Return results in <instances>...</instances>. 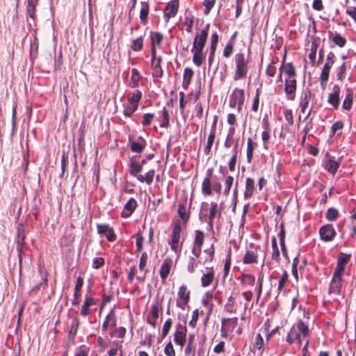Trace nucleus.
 Instances as JSON below:
<instances>
[{
	"label": "nucleus",
	"mask_w": 356,
	"mask_h": 356,
	"mask_svg": "<svg viewBox=\"0 0 356 356\" xmlns=\"http://www.w3.org/2000/svg\"><path fill=\"white\" fill-rule=\"evenodd\" d=\"M280 71L284 72L285 74L288 75L287 79H294L296 76L295 70L291 63H286V65L282 66L280 69Z\"/></svg>",
	"instance_id": "nucleus-30"
},
{
	"label": "nucleus",
	"mask_w": 356,
	"mask_h": 356,
	"mask_svg": "<svg viewBox=\"0 0 356 356\" xmlns=\"http://www.w3.org/2000/svg\"><path fill=\"white\" fill-rule=\"evenodd\" d=\"M233 53V45L232 43H228L224 50H223V56L226 58L229 57Z\"/></svg>",
	"instance_id": "nucleus-62"
},
{
	"label": "nucleus",
	"mask_w": 356,
	"mask_h": 356,
	"mask_svg": "<svg viewBox=\"0 0 356 356\" xmlns=\"http://www.w3.org/2000/svg\"><path fill=\"white\" fill-rule=\"evenodd\" d=\"M204 234L202 231L197 230L194 238L193 247L192 249L193 254L198 257L202 252V245L204 243Z\"/></svg>",
	"instance_id": "nucleus-9"
},
{
	"label": "nucleus",
	"mask_w": 356,
	"mask_h": 356,
	"mask_svg": "<svg viewBox=\"0 0 356 356\" xmlns=\"http://www.w3.org/2000/svg\"><path fill=\"white\" fill-rule=\"evenodd\" d=\"M95 303L93 298L87 297L82 305L81 314L83 316H87L89 314V307Z\"/></svg>",
	"instance_id": "nucleus-29"
},
{
	"label": "nucleus",
	"mask_w": 356,
	"mask_h": 356,
	"mask_svg": "<svg viewBox=\"0 0 356 356\" xmlns=\"http://www.w3.org/2000/svg\"><path fill=\"white\" fill-rule=\"evenodd\" d=\"M164 353L167 356H175V351L171 342L166 344L164 348Z\"/></svg>",
	"instance_id": "nucleus-55"
},
{
	"label": "nucleus",
	"mask_w": 356,
	"mask_h": 356,
	"mask_svg": "<svg viewBox=\"0 0 356 356\" xmlns=\"http://www.w3.org/2000/svg\"><path fill=\"white\" fill-rule=\"evenodd\" d=\"M143 121H142V124L143 126L146 127V126H149L152 120H153V118H154V114L152 113H145L143 115Z\"/></svg>",
	"instance_id": "nucleus-52"
},
{
	"label": "nucleus",
	"mask_w": 356,
	"mask_h": 356,
	"mask_svg": "<svg viewBox=\"0 0 356 356\" xmlns=\"http://www.w3.org/2000/svg\"><path fill=\"white\" fill-rule=\"evenodd\" d=\"M154 170H149L145 175H137V179L140 182H145L147 184H151L153 181L154 177Z\"/></svg>",
	"instance_id": "nucleus-23"
},
{
	"label": "nucleus",
	"mask_w": 356,
	"mask_h": 356,
	"mask_svg": "<svg viewBox=\"0 0 356 356\" xmlns=\"http://www.w3.org/2000/svg\"><path fill=\"white\" fill-rule=\"evenodd\" d=\"M343 127V123L341 121H337L334 122L331 128V134L334 135L336 131L341 129Z\"/></svg>",
	"instance_id": "nucleus-60"
},
{
	"label": "nucleus",
	"mask_w": 356,
	"mask_h": 356,
	"mask_svg": "<svg viewBox=\"0 0 356 356\" xmlns=\"http://www.w3.org/2000/svg\"><path fill=\"white\" fill-rule=\"evenodd\" d=\"M257 144L251 138L248 139L247 143V159L248 163L251 162L253 156V151Z\"/></svg>",
	"instance_id": "nucleus-34"
},
{
	"label": "nucleus",
	"mask_w": 356,
	"mask_h": 356,
	"mask_svg": "<svg viewBox=\"0 0 356 356\" xmlns=\"http://www.w3.org/2000/svg\"><path fill=\"white\" fill-rule=\"evenodd\" d=\"M89 348L81 346L76 348L74 356H88Z\"/></svg>",
	"instance_id": "nucleus-49"
},
{
	"label": "nucleus",
	"mask_w": 356,
	"mask_h": 356,
	"mask_svg": "<svg viewBox=\"0 0 356 356\" xmlns=\"http://www.w3.org/2000/svg\"><path fill=\"white\" fill-rule=\"evenodd\" d=\"M114 326H115V315L113 312L111 311L106 317L102 325V328L104 330H106L108 327Z\"/></svg>",
	"instance_id": "nucleus-27"
},
{
	"label": "nucleus",
	"mask_w": 356,
	"mask_h": 356,
	"mask_svg": "<svg viewBox=\"0 0 356 356\" xmlns=\"http://www.w3.org/2000/svg\"><path fill=\"white\" fill-rule=\"evenodd\" d=\"M254 190V181L252 178H247L245 181V198H250Z\"/></svg>",
	"instance_id": "nucleus-24"
},
{
	"label": "nucleus",
	"mask_w": 356,
	"mask_h": 356,
	"mask_svg": "<svg viewBox=\"0 0 356 356\" xmlns=\"http://www.w3.org/2000/svg\"><path fill=\"white\" fill-rule=\"evenodd\" d=\"M140 79V76L139 72L136 69H132L131 70V86L132 88H136L138 86L139 81Z\"/></svg>",
	"instance_id": "nucleus-38"
},
{
	"label": "nucleus",
	"mask_w": 356,
	"mask_h": 356,
	"mask_svg": "<svg viewBox=\"0 0 356 356\" xmlns=\"http://www.w3.org/2000/svg\"><path fill=\"white\" fill-rule=\"evenodd\" d=\"M209 28V24H207L204 29L196 34L193 42L192 49H203L207 40Z\"/></svg>",
	"instance_id": "nucleus-5"
},
{
	"label": "nucleus",
	"mask_w": 356,
	"mask_h": 356,
	"mask_svg": "<svg viewBox=\"0 0 356 356\" xmlns=\"http://www.w3.org/2000/svg\"><path fill=\"white\" fill-rule=\"evenodd\" d=\"M136 202L134 198H130L124 207L122 212V216L124 218L129 217L136 207Z\"/></svg>",
	"instance_id": "nucleus-14"
},
{
	"label": "nucleus",
	"mask_w": 356,
	"mask_h": 356,
	"mask_svg": "<svg viewBox=\"0 0 356 356\" xmlns=\"http://www.w3.org/2000/svg\"><path fill=\"white\" fill-rule=\"evenodd\" d=\"M140 19L143 24H146L147 22V17L149 14V4L147 2L142 1L140 3Z\"/></svg>",
	"instance_id": "nucleus-20"
},
{
	"label": "nucleus",
	"mask_w": 356,
	"mask_h": 356,
	"mask_svg": "<svg viewBox=\"0 0 356 356\" xmlns=\"http://www.w3.org/2000/svg\"><path fill=\"white\" fill-rule=\"evenodd\" d=\"M332 41L336 45L340 47H343L346 42V39L337 33L332 36Z\"/></svg>",
	"instance_id": "nucleus-44"
},
{
	"label": "nucleus",
	"mask_w": 356,
	"mask_h": 356,
	"mask_svg": "<svg viewBox=\"0 0 356 356\" xmlns=\"http://www.w3.org/2000/svg\"><path fill=\"white\" fill-rule=\"evenodd\" d=\"M172 264V260L170 258H166L161 266L160 276L163 282H165L168 277Z\"/></svg>",
	"instance_id": "nucleus-13"
},
{
	"label": "nucleus",
	"mask_w": 356,
	"mask_h": 356,
	"mask_svg": "<svg viewBox=\"0 0 356 356\" xmlns=\"http://www.w3.org/2000/svg\"><path fill=\"white\" fill-rule=\"evenodd\" d=\"M193 55V62L197 66H200L205 59V54L203 53V49H191Z\"/></svg>",
	"instance_id": "nucleus-18"
},
{
	"label": "nucleus",
	"mask_w": 356,
	"mask_h": 356,
	"mask_svg": "<svg viewBox=\"0 0 356 356\" xmlns=\"http://www.w3.org/2000/svg\"><path fill=\"white\" fill-rule=\"evenodd\" d=\"M218 42V35L217 33L215 32L211 35V37L210 48L212 49V51H216Z\"/></svg>",
	"instance_id": "nucleus-57"
},
{
	"label": "nucleus",
	"mask_w": 356,
	"mask_h": 356,
	"mask_svg": "<svg viewBox=\"0 0 356 356\" xmlns=\"http://www.w3.org/2000/svg\"><path fill=\"white\" fill-rule=\"evenodd\" d=\"M234 181V178L232 176H227L225 179V186L224 190V193L225 195H228L230 191V188L232 186Z\"/></svg>",
	"instance_id": "nucleus-51"
},
{
	"label": "nucleus",
	"mask_w": 356,
	"mask_h": 356,
	"mask_svg": "<svg viewBox=\"0 0 356 356\" xmlns=\"http://www.w3.org/2000/svg\"><path fill=\"white\" fill-rule=\"evenodd\" d=\"M202 191L206 195H209L211 194V179L209 178V177H207L203 179V181L202 184Z\"/></svg>",
	"instance_id": "nucleus-35"
},
{
	"label": "nucleus",
	"mask_w": 356,
	"mask_h": 356,
	"mask_svg": "<svg viewBox=\"0 0 356 356\" xmlns=\"http://www.w3.org/2000/svg\"><path fill=\"white\" fill-rule=\"evenodd\" d=\"M346 13L350 17L353 18V19L356 23V7L354 6H347Z\"/></svg>",
	"instance_id": "nucleus-59"
},
{
	"label": "nucleus",
	"mask_w": 356,
	"mask_h": 356,
	"mask_svg": "<svg viewBox=\"0 0 356 356\" xmlns=\"http://www.w3.org/2000/svg\"><path fill=\"white\" fill-rule=\"evenodd\" d=\"M284 115L286 120L288 122L289 124H293V113L291 109H284Z\"/></svg>",
	"instance_id": "nucleus-58"
},
{
	"label": "nucleus",
	"mask_w": 356,
	"mask_h": 356,
	"mask_svg": "<svg viewBox=\"0 0 356 356\" xmlns=\"http://www.w3.org/2000/svg\"><path fill=\"white\" fill-rule=\"evenodd\" d=\"M79 325V320L78 318H74L72 321L71 324L70 330L69 332V336L70 338L73 339L77 332V330Z\"/></svg>",
	"instance_id": "nucleus-43"
},
{
	"label": "nucleus",
	"mask_w": 356,
	"mask_h": 356,
	"mask_svg": "<svg viewBox=\"0 0 356 356\" xmlns=\"http://www.w3.org/2000/svg\"><path fill=\"white\" fill-rule=\"evenodd\" d=\"M179 6V0H171L168 3L163 11V16L166 22L177 15Z\"/></svg>",
	"instance_id": "nucleus-8"
},
{
	"label": "nucleus",
	"mask_w": 356,
	"mask_h": 356,
	"mask_svg": "<svg viewBox=\"0 0 356 356\" xmlns=\"http://www.w3.org/2000/svg\"><path fill=\"white\" fill-rule=\"evenodd\" d=\"M145 145V141H143L142 143L132 142L131 143L130 148L132 152H136V153H140L144 149Z\"/></svg>",
	"instance_id": "nucleus-41"
},
{
	"label": "nucleus",
	"mask_w": 356,
	"mask_h": 356,
	"mask_svg": "<svg viewBox=\"0 0 356 356\" xmlns=\"http://www.w3.org/2000/svg\"><path fill=\"white\" fill-rule=\"evenodd\" d=\"M197 267V263L193 257L190 259V261L188 264L187 270L189 273H193Z\"/></svg>",
	"instance_id": "nucleus-63"
},
{
	"label": "nucleus",
	"mask_w": 356,
	"mask_h": 356,
	"mask_svg": "<svg viewBox=\"0 0 356 356\" xmlns=\"http://www.w3.org/2000/svg\"><path fill=\"white\" fill-rule=\"evenodd\" d=\"M243 262L246 264L257 263V254L254 251L248 250L244 255Z\"/></svg>",
	"instance_id": "nucleus-26"
},
{
	"label": "nucleus",
	"mask_w": 356,
	"mask_h": 356,
	"mask_svg": "<svg viewBox=\"0 0 356 356\" xmlns=\"http://www.w3.org/2000/svg\"><path fill=\"white\" fill-rule=\"evenodd\" d=\"M161 58L159 57L157 58V60L155 63H152V67H153V72L152 75L154 77H161L163 75V71L161 67Z\"/></svg>",
	"instance_id": "nucleus-28"
},
{
	"label": "nucleus",
	"mask_w": 356,
	"mask_h": 356,
	"mask_svg": "<svg viewBox=\"0 0 356 356\" xmlns=\"http://www.w3.org/2000/svg\"><path fill=\"white\" fill-rule=\"evenodd\" d=\"M338 211L337 209L333 208H330L326 213V217L329 220H334L338 216Z\"/></svg>",
	"instance_id": "nucleus-53"
},
{
	"label": "nucleus",
	"mask_w": 356,
	"mask_h": 356,
	"mask_svg": "<svg viewBox=\"0 0 356 356\" xmlns=\"http://www.w3.org/2000/svg\"><path fill=\"white\" fill-rule=\"evenodd\" d=\"M312 97V92L309 89H305L302 92V97L300 105L308 106Z\"/></svg>",
	"instance_id": "nucleus-39"
},
{
	"label": "nucleus",
	"mask_w": 356,
	"mask_h": 356,
	"mask_svg": "<svg viewBox=\"0 0 356 356\" xmlns=\"http://www.w3.org/2000/svg\"><path fill=\"white\" fill-rule=\"evenodd\" d=\"M309 332L308 326L302 321H299L293 324L291 328L286 337V341L289 343H292L297 341L300 345L305 341V343L303 349L307 350L309 342Z\"/></svg>",
	"instance_id": "nucleus-1"
},
{
	"label": "nucleus",
	"mask_w": 356,
	"mask_h": 356,
	"mask_svg": "<svg viewBox=\"0 0 356 356\" xmlns=\"http://www.w3.org/2000/svg\"><path fill=\"white\" fill-rule=\"evenodd\" d=\"M129 168V173L132 176L138 175V174L140 172L143 170L142 165L134 161H131Z\"/></svg>",
	"instance_id": "nucleus-33"
},
{
	"label": "nucleus",
	"mask_w": 356,
	"mask_h": 356,
	"mask_svg": "<svg viewBox=\"0 0 356 356\" xmlns=\"http://www.w3.org/2000/svg\"><path fill=\"white\" fill-rule=\"evenodd\" d=\"M174 341L181 346L186 342V330L182 327H178L175 331Z\"/></svg>",
	"instance_id": "nucleus-21"
},
{
	"label": "nucleus",
	"mask_w": 356,
	"mask_h": 356,
	"mask_svg": "<svg viewBox=\"0 0 356 356\" xmlns=\"http://www.w3.org/2000/svg\"><path fill=\"white\" fill-rule=\"evenodd\" d=\"M245 99L244 91L243 89L235 88L230 98V106L232 107H237L238 110L241 109Z\"/></svg>",
	"instance_id": "nucleus-6"
},
{
	"label": "nucleus",
	"mask_w": 356,
	"mask_h": 356,
	"mask_svg": "<svg viewBox=\"0 0 356 356\" xmlns=\"http://www.w3.org/2000/svg\"><path fill=\"white\" fill-rule=\"evenodd\" d=\"M234 134V128H229L228 131V134L227 136L225 142V147L227 148H229L232 145V136Z\"/></svg>",
	"instance_id": "nucleus-50"
},
{
	"label": "nucleus",
	"mask_w": 356,
	"mask_h": 356,
	"mask_svg": "<svg viewBox=\"0 0 356 356\" xmlns=\"http://www.w3.org/2000/svg\"><path fill=\"white\" fill-rule=\"evenodd\" d=\"M341 277H339L338 275H333L330 283L329 292L334 293H339L341 286Z\"/></svg>",
	"instance_id": "nucleus-19"
},
{
	"label": "nucleus",
	"mask_w": 356,
	"mask_h": 356,
	"mask_svg": "<svg viewBox=\"0 0 356 356\" xmlns=\"http://www.w3.org/2000/svg\"><path fill=\"white\" fill-rule=\"evenodd\" d=\"M218 213L219 216H220L221 214L220 211H218V204L214 202H211L209 214L208 217V223L211 227L213 226V219L217 216Z\"/></svg>",
	"instance_id": "nucleus-22"
},
{
	"label": "nucleus",
	"mask_w": 356,
	"mask_h": 356,
	"mask_svg": "<svg viewBox=\"0 0 356 356\" xmlns=\"http://www.w3.org/2000/svg\"><path fill=\"white\" fill-rule=\"evenodd\" d=\"M248 60L244 54H238L236 56V72L234 76V80H239L244 78L248 72Z\"/></svg>",
	"instance_id": "nucleus-4"
},
{
	"label": "nucleus",
	"mask_w": 356,
	"mask_h": 356,
	"mask_svg": "<svg viewBox=\"0 0 356 356\" xmlns=\"http://www.w3.org/2000/svg\"><path fill=\"white\" fill-rule=\"evenodd\" d=\"M339 90L340 88L338 86L335 85L333 87V92L329 95L328 102L332 104L334 108H337L339 103Z\"/></svg>",
	"instance_id": "nucleus-17"
},
{
	"label": "nucleus",
	"mask_w": 356,
	"mask_h": 356,
	"mask_svg": "<svg viewBox=\"0 0 356 356\" xmlns=\"http://www.w3.org/2000/svg\"><path fill=\"white\" fill-rule=\"evenodd\" d=\"M284 92L289 100H294L295 91L296 90V79H286L284 82Z\"/></svg>",
	"instance_id": "nucleus-12"
},
{
	"label": "nucleus",
	"mask_w": 356,
	"mask_h": 356,
	"mask_svg": "<svg viewBox=\"0 0 356 356\" xmlns=\"http://www.w3.org/2000/svg\"><path fill=\"white\" fill-rule=\"evenodd\" d=\"M193 74H194V72L191 67H186L184 69V74H183L182 87L185 90H187L189 85L191 84Z\"/></svg>",
	"instance_id": "nucleus-15"
},
{
	"label": "nucleus",
	"mask_w": 356,
	"mask_h": 356,
	"mask_svg": "<svg viewBox=\"0 0 356 356\" xmlns=\"http://www.w3.org/2000/svg\"><path fill=\"white\" fill-rule=\"evenodd\" d=\"M104 263V260L102 257H96L93 259L92 261V267L94 268H100Z\"/></svg>",
	"instance_id": "nucleus-64"
},
{
	"label": "nucleus",
	"mask_w": 356,
	"mask_h": 356,
	"mask_svg": "<svg viewBox=\"0 0 356 356\" xmlns=\"http://www.w3.org/2000/svg\"><path fill=\"white\" fill-rule=\"evenodd\" d=\"M163 40V35L159 32H151V45L152 47H156L160 46Z\"/></svg>",
	"instance_id": "nucleus-31"
},
{
	"label": "nucleus",
	"mask_w": 356,
	"mask_h": 356,
	"mask_svg": "<svg viewBox=\"0 0 356 356\" xmlns=\"http://www.w3.org/2000/svg\"><path fill=\"white\" fill-rule=\"evenodd\" d=\"M263 345H264L263 338H262L261 335L259 333L257 334V336L254 339L253 346L254 348H257L259 350L261 348Z\"/></svg>",
	"instance_id": "nucleus-54"
},
{
	"label": "nucleus",
	"mask_w": 356,
	"mask_h": 356,
	"mask_svg": "<svg viewBox=\"0 0 356 356\" xmlns=\"http://www.w3.org/2000/svg\"><path fill=\"white\" fill-rule=\"evenodd\" d=\"M142 98V92L138 90L127 94V104L124 105V115L130 117L138 108V104Z\"/></svg>",
	"instance_id": "nucleus-2"
},
{
	"label": "nucleus",
	"mask_w": 356,
	"mask_h": 356,
	"mask_svg": "<svg viewBox=\"0 0 356 356\" xmlns=\"http://www.w3.org/2000/svg\"><path fill=\"white\" fill-rule=\"evenodd\" d=\"M332 65L333 64L327 62H325L324 64L320 77L321 84L323 86V88L325 87V84L329 78L330 70Z\"/></svg>",
	"instance_id": "nucleus-16"
},
{
	"label": "nucleus",
	"mask_w": 356,
	"mask_h": 356,
	"mask_svg": "<svg viewBox=\"0 0 356 356\" xmlns=\"http://www.w3.org/2000/svg\"><path fill=\"white\" fill-rule=\"evenodd\" d=\"M181 228L179 223H175L168 243L171 250L176 254L177 259L180 257L181 243H180Z\"/></svg>",
	"instance_id": "nucleus-3"
},
{
	"label": "nucleus",
	"mask_w": 356,
	"mask_h": 356,
	"mask_svg": "<svg viewBox=\"0 0 356 356\" xmlns=\"http://www.w3.org/2000/svg\"><path fill=\"white\" fill-rule=\"evenodd\" d=\"M171 326H172V320L171 319H168L163 326V328H162V334H163V337H165V336H167V334H168L170 328H171Z\"/></svg>",
	"instance_id": "nucleus-56"
},
{
	"label": "nucleus",
	"mask_w": 356,
	"mask_h": 356,
	"mask_svg": "<svg viewBox=\"0 0 356 356\" xmlns=\"http://www.w3.org/2000/svg\"><path fill=\"white\" fill-rule=\"evenodd\" d=\"M339 166V163L334 160L330 159L325 163V168L332 174H334L337 172Z\"/></svg>",
	"instance_id": "nucleus-36"
},
{
	"label": "nucleus",
	"mask_w": 356,
	"mask_h": 356,
	"mask_svg": "<svg viewBox=\"0 0 356 356\" xmlns=\"http://www.w3.org/2000/svg\"><path fill=\"white\" fill-rule=\"evenodd\" d=\"M321 238L324 241H330L335 236L336 232L332 225H326L319 229Z\"/></svg>",
	"instance_id": "nucleus-11"
},
{
	"label": "nucleus",
	"mask_w": 356,
	"mask_h": 356,
	"mask_svg": "<svg viewBox=\"0 0 356 356\" xmlns=\"http://www.w3.org/2000/svg\"><path fill=\"white\" fill-rule=\"evenodd\" d=\"M97 233L102 236H105L109 241H114L116 239V235L108 224L97 225Z\"/></svg>",
	"instance_id": "nucleus-10"
},
{
	"label": "nucleus",
	"mask_w": 356,
	"mask_h": 356,
	"mask_svg": "<svg viewBox=\"0 0 356 356\" xmlns=\"http://www.w3.org/2000/svg\"><path fill=\"white\" fill-rule=\"evenodd\" d=\"M287 280H288V273H287V272L286 270H284V272H283V273H282V276H281V277H280V279L279 280V284H278V286H277L278 291H280L283 289V287H284L285 283L286 282Z\"/></svg>",
	"instance_id": "nucleus-48"
},
{
	"label": "nucleus",
	"mask_w": 356,
	"mask_h": 356,
	"mask_svg": "<svg viewBox=\"0 0 356 356\" xmlns=\"http://www.w3.org/2000/svg\"><path fill=\"white\" fill-rule=\"evenodd\" d=\"M238 318L236 317L232 318H222V326L227 328L229 330H232L234 329L236 325H237Z\"/></svg>",
	"instance_id": "nucleus-32"
},
{
	"label": "nucleus",
	"mask_w": 356,
	"mask_h": 356,
	"mask_svg": "<svg viewBox=\"0 0 356 356\" xmlns=\"http://www.w3.org/2000/svg\"><path fill=\"white\" fill-rule=\"evenodd\" d=\"M352 94L350 91L347 89L346 95L343 102V108L346 110H349L352 106Z\"/></svg>",
	"instance_id": "nucleus-42"
},
{
	"label": "nucleus",
	"mask_w": 356,
	"mask_h": 356,
	"mask_svg": "<svg viewBox=\"0 0 356 356\" xmlns=\"http://www.w3.org/2000/svg\"><path fill=\"white\" fill-rule=\"evenodd\" d=\"M179 299L177 300V306L184 309L190 300V291L185 285L179 287L178 291Z\"/></svg>",
	"instance_id": "nucleus-7"
},
{
	"label": "nucleus",
	"mask_w": 356,
	"mask_h": 356,
	"mask_svg": "<svg viewBox=\"0 0 356 356\" xmlns=\"http://www.w3.org/2000/svg\"><path fill=\"white\" fill-rule=\"evenodd\" d=\"M38 0H28L26 13L31 18H34L35 8L38 5Z\"/></svg>",
	"instance_id": "nucleus-37"
},
{
	"label": "nucleus",
	"mask_w": 356,
	"mask_h": 356,
	"mask_svg": "<svg viewBox=\"0 0 356 356\" xmlns=\"http://www.w3.org/2000/svg\"><path fill=\"white\" fill-rule=\"evenodd\" d=\"M214 273L213 270H209L207 273L204 274L201 277V284L203 287L209 286L213 281Z\"/></svg>",
	"instance_id": "nucleus-25"
},
{
	"label": "nucleus",
	"mask_w": 356,
	"mask_h": 356,
	"mask_svg": "<svg viewBox=\"0 0 356 356\" xmlns=\"http://www.w3.org/2000/svg\"><path fill=\"white\" fill-rule=\"evenodd\" d=\"M193 17L190 16H186L184 18V25L186 27V31L188 33L192 32L193 25Z\"/></svg>",
	"instance_id": "nucleus-47"
},
{
	"label": "nucleus",
	"mask_w": 356,
	"mask_h": 356,
	"mask_svg": "<svg viewBox=\"0 0 356 356\" xmlns=\"http://www.w3.org/2000/svg\"><path fill=\"white\" fill-rule=\"evenodd\" d=\"M162 115H163V121L161 123V127H167L169 124V118H168V113L165 109L163 110Z\"/></svg>",
	"instance_id": "nucleus-61"
},
{
	"label": "nucleus",
	"mask_w": 356,
	"mask_h": 356,
	"mask_svg": "<svg viewBox=\"0 0 356 356\" xmlns=\"http://www.w3.org/2000/svg\"><path fill=\"white\" fill-rule=\"evenodd\" d=\"M143 38L140 37L132 41L131 49L135 51H140L143 48Z\"/></svg>",
	"instance_id": "nucleus-45"
},
{
	"label": "nucleus",
	"mask_w": 356,
	"mask_h": 356,
	"mask_svg": "<svg viewBox=\"0 0 356 356\" xmlns=\"http://www.w3.org/2000/svg\"><path fill=\"white\" fill-rule=\"evenodd\" d=\"M216 3V0H204L203 2V5L204 6V13L207 15L209 14L211 10L213 7Z\"/></svg>",
	"instance_id": "nucleus-46"
},
{
	"label": "nucleus",
	"mask_w": 356,
	"mask_h": 356,
	"mask_svg": "<svg viewBox=\"0 0 356 356\" xmlns=\"http://www.w3.org/2000/svg\"><path fill=\"white\" fill-rule=\"evenodd\" d=\"M234 298L231 296L228 298L227 302L225 305V309L227 312L232 314L236 312V309L234 308Z\"/></svg>",
	"instance_id": "nucleus-40"
}]
</instances>
